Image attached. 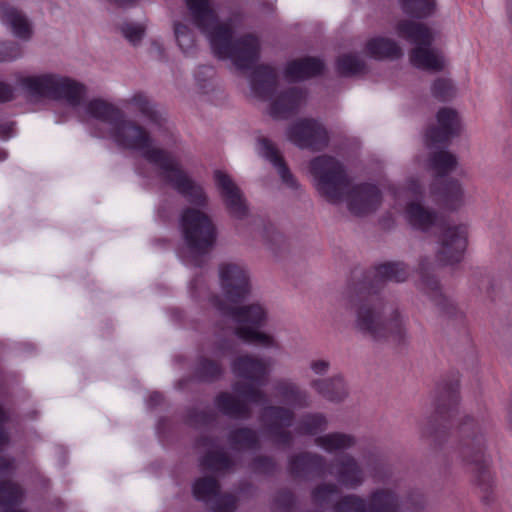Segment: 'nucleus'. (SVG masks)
Returning <instances> with one entry per match:
<instances>
[{
  "instance_id": "1",
  "label": "nucleus",
  "mask_w": 512,
  "mask_h": 512,
  "mask_svg": "<svg viewBox=\"0 0 512 512\" xmlns=\"http://www.w3.org/2000/svg\"><path fill=\"white\" fill-rule=\"evenodd\" d=\"M108 134L118 146L140 151L142 156L159 169L161 179L173 187L192 205L204 207L208 198L203 188L191 179L181 168L179 162L166 150L153 145L150 133L135 121L121 114Z\"/></svg>"
},
{
  "instance_id": "2",
  "label": "nucleus",
  "mask_w": 512,
  "mask_h": 512,
  "mask_svg": "<svg viewBox=\"0 0 512 512\" xmlns=\"http://www.w3.org/2000/svg\"><path fill=\"white\" fill-rule=\"evenodd\" d=\"M193 24L208 39L213 54L219 59H230L240 70L251 69L261 54L260 38L246 33L235 39L238 18L220 21L210 0H185Z\"/></svg>"
},
{
  "instance_id": "3",
  "label": "nucleus",
  "mask_w": 512,
  "mask_h": 512,
  "mask_svg": "<svg viewBox=\"0 0 512 512\" xmlns=\"http://www.w3.org/2000/svg\"><path fill=\"white\" fill-rule=\"evenodd\" d=\"M232 372L239 378L250 381H237L233 384L236 395L222 392L215 398V405L224 415L234 419H249L252 409L249 403L262 404L266 402V394L254 384H265L269 374L270 362L251 354L235 358L231 364Z\"/></svg>"
},
{
  "instance_id": "4",
  "label": "nucleus",
  "mask_w": 512,
  "mask_h": 512,
  "mask_svg": "<svg viewBox=\"0 0 512 512\" xmlns=\"http://www.w3.org/2000/svg\"><path fill=\"white\" fill-rule=\"evenodd\" d=\"M277 398L287 406L268 405L260 414L262 426L270 439L279 445L290 447L294 437L289 428L295 420L293 409H305L311 406L310 393L290 378H279L273 384Z\"/></svg>"
},
{
  "instance_id": "5",
  "label": "nucleus",
  "mask_w": 512,
  "mask_h": 512,
  "mask_svg": "<svg viewBox=\"0 0 512 512\" xmlns=\"http://www.w3.org/2000/svg\"><path fill=\"white\" fill-rule=\"evenodd\" d=\"M180 224L186 244L181 258L186 264L200 267L216 244L217 227L209 214L194 207L183 210Z\"/></svg>"
},
{
  "instance_id": "6",
  "label": "nucleus",
  "mask_w": 512,
  "mask_h": 512,
  "mask_svg": "<svg viewBox=\"0 0 512 512\" xmlns=\"http://www.w3.org/2000/svg\"><path fill=\"white\" fill-rule=\"evenodd\" d=\"M459 454L475 475V482L483 492V501L488 503L494 480L489 470V457L485 453V441L479 425L471 417H465L459 426Z\"/></svg>"
},
{
  "instance_id": "7",
  "label": "nucleus",
  "mask_w": 512,
  "mask_h": 512,
  "mask_svg": "<svg viewBox=\"0 0 512 512\" xmlns=\"http://www.w3.org/2000/svg\"><path fill=\"white\" fill-rule=\"evenodd\" d=\"M377 294L360 283L347 294L348 303L355 309V329L373 340L383 336L382 324L389 307Z\"/></svg>"
},
{
  "instance_id": "8",
  "label": "nucleus",
  "mask_w": 512,
  "mask_h": 512,
  "mask_svg": "<svg viewBox=\"0 0 512 512\" xmlns=\"http://www.w3.org/2000/svg\"><path fill=\"white\" fill-rule=\"evenodd\" d=\"M218 309L236 325L231 330L232 335L237 336L244 342L264 348H280L279 342L272 335L259 330L266 322V310L262 305L256 303L229 307L219 302Z\"/></svg>"
},
{
  "instance_id": "9",
  "label": "nucleus",
  "mask_w": 512,
  "mask_h": 512,
  "mask_svg": "<svg viewBox=\"0 0 512 512\" xmlns=\"http://www.w3.org/2000/svg\"><path fill=\"white\" fill-rule=\"evenodd\" d=\"M310 173L318 194L331 204H339L349 188L350 178L344 165L328 155L317 156L310 161Z\"/></svg>"
},
{
  "instance_id": "10",
  "label": "nucleus",
  "mask_w": 512,
  "mask_h": 512,
  "mask_svg": "<svg viewBox=\"0 0 512 512\" xmlns=\"http://www.w3.org/2000/svg\"><path fill=\"white\" fill-rule=\"evenodd\" d=\"M19 83L32 96L63 99L71 106H78L86 91L83 84L57 75L23 77Z\"/></svg>"
},
{
  "instance_id": "11",
  "label": "nucleus",
  "mask_w": 512,
  "mask_h": 512,
  "mask_svg": "<svg viewBox=\"0 0 512 512\" xmlns=\"http://www.w3.org/2000/svg\"><path fill=\"white\" fill-rule=\"evenodd\" d=\"M388 190L399 204L406 203L404 217L413 228L428 231L436 223V211L417 200L423 192L417 179H408L407 184L403 187L391 185Z\"/></svg>"
},
{
  "instance_id": "12",
  "label": "nucleus",
  "mask_w": 512,
  "mask_h": 512,
  "mask_svg": "<svg viewBox=\"0 0 512 512\" xmlns=\"http://www.w3.org/2000/svg\"><path fill=\"white\" fill-rule=\"evenodd\" d=\"M222 292L226 299L236 303L245 299L250 292L248 272L235 262H223L218 268Z\"/></svg>"
},
{
  "instance_id": "13",
  "label": "nucleus",
  "mask_w": 512,
  "mask_h": 512,
  "mask_svg": "<svg viewBox=\"0 0 512 512\" xmlns=\"http://www.w3.org/2000/svg\"><path fill=\"white\" fill-rule=\"evenodd\" d=\"M344 200L348 210L356 216H365L375 212L382 203L380 189L371 183L351 185L345 192Z\"/></svg>"
},
{
  "instance_id": "14",
  "label": "nucleus",
  "mask_w": 512,
  "mask_h": 512,
  "mask_svg": "<svg viewBox=\"0 0 512 512\" xmlns=\"http://www.w3.org/2000/svg\"><path fill=\"white\" fill-rule=\"evenodd\" d=\"M374 478L388 485L372 489L367 498L368 512H398L401 507V495L399 483L390 482V476L386 473H375Z\"/></svg>"
},
{
  "instance_id": "15",
  "label": "nucleus",
  "mask_w": 512,
  "mask_h": 512,
  "mask_svg": "<svg viewBox=\"0 0 512 512\" xmlns=\"http://www.w3.org/2000/svg\"><path fill=\"white\" fill-rule=\"evenodd\" d=\"M218 481L210 476L195 481L193 494L197 500L203 501L214 512H234L237 498L232 494H220Z\"/></svg>"
},
{
  "instance_id": "16",
  "label": "nucleus",
  "mask_w": 512,
  "mask_h": 512,
  "mask_svg": "<svg viewBox=\"0 0 512 512\" xmlns=\"http://www.w3.org/2000/svg\"><path fill=\"white\" fill-rule=\"evenodd\" d=\"M467 230L464 225H446L442 227L437 260L443 265L459 262L466 247Z\"/></svg>"
},
{
  "instance_id": "17",
  "label": "nucleus",
  "mask_w": 512,
  "mask_h": 512,
  "mask_svg": "<svg viewBox=\"0 0 512 512\" xmlns=\"http://www.w3.org/2000/svg\"><path fill=\"white\" fill-rule=\"evenodd\" d=\"M288 138L300 148L322 150L329 142L324 126L312 119H304L293 124L288 130Z\"/></svg>"
},
{
  "instance_id": "18",
  "label": "nucleus",
  "mask_w": 512,
  "mask_h": 512,
  "mask_svg": "<svg viewBox=\"0 0 512 512\" xmlns=\"http://www.w3.org/2000/svg\"><path fill=\"white\" fill-rule=\"evenodd\" d=\"M214 180L228 213L236 219H244L248 215V206L240 188L222 170H215Z\"/></svg>"
},
{
  "instance_id": "19",
  "label": "nucleus",
  "mask_w": 512,
  "mask_h": 512,
  "mask_svg": "<svg viewBox=\"0 0 512 512\" xmlns=\"http://www.w3.org/2000/svg\"><path fill=\"white\" fill-rule=\"evenodd\" d=\"M329 473L336 478L338 485L348 489H357L366 481L362 465L348 453L336 457L331 462Z\"/></svg>"
},
{
  "instance_id": "20",
  "label": "nucleus",
  "mask_w": 512,
  "mask_h": 512,
  "mask_svg": "<svg viewBox=\"0 0 512 512\" xmlns=\"http://www.w3.org/2000/svg\"><path fill=\"white\" fill-rule=\"evenodd\" d=\"M410 276V270L404 262H386L369 271L360 284L374 292H379L387 281L405 282Z\"/></svg>"
},
{
  "instance_id": "21",
  "label": "nucleus",
  "mask_w": 512,
  "mask_h": 512,
  "mask_svg": "<svg viewBox=\"0 0 512 512\" xmlns=\"http://www.w3.org/2000/svg\"><path fill=\"white\" fill-rule=\"evenodd\" d=\"M306 93L299 87H289L277 92L271 99L269 114L277 120L287 119L304 104Z\"/></svg>"
},
{
  "instance_id": "22",
  "label": "nucleus",
  "mask_w": 512,
  "mask_h": 512,
  "mask_svg": "<svg viewBox=\"0 0 512 512\" xmlns=\"http://www.w3.org/2000/svg\"><path fill=\"white\" fill-rule=\"evenodd\" d=\"M287 468L295 478L307 479L312 475L323 476L325 474L326 458L316 452H299L288 458Z\"/></svg>"
},
{
  "instance_id": "23",
  "label": "nucleus",
  "mask_w": 512,
  "mask_h": 512,
  "mask_svg": "<svg viewBox=\"0 0 512 512\" xmlns=\"http://www.w3.org/2000/svg\"><path fill=\"white\" fill-rule=\"evenodd\" d=\"M382 331L383 336L375 341H388L396 346H406L409 343L407 319L397 307H388Z\"/></svg>"
},
{
  "instance_id": "24",
  "label": "nucleus",
  "mask_w": 512,
  "mask_h": 512,
  "mask_svg": "<svg viewBox=\"0 0 512 512\" xmlns=\"http://www.w3.org/2000/svg\"><path fill=\"white\" fill-rule=\"evenodd\" d=\"M438 126L430 127L426 132L429 145L440 144L457 136L460 131V120L456 111L442 108L437 113Z\"/></svg>"
},
{
  "instance_id": "25",
  "label": "nucleus",
  "mask_w": 512,
  "mask_h": 512,
  "mask_svg": "<svg viewBox=\"0 0 512 512\" xmlns=\"http://www.w3.org/2000/svg\"><path fill=\"white\" fill-rule=\"evenodd\" d=\"M427 266L428 262L422 260L420 263L421 289L431 298L442 315L448 318L456 316L457 307L442 293L438 280L427 273Z\"/></svg>"
},
{
  "instance_id": "26",
  "label": "nucleus",
  "mask_w": 512,
  "mask_h": 512,
  "mask_svg": "<svg viewBox=\"0 0 512 512\" xmlns=\"http://www.w3.org/2000/svg\"><path fill=\"white\" fill-rule=\"evenodd\" d=\"M309 385L320 397L336 404L344 402L350 395L349 385L341 374L314 378Z\"/></svg>"
},
{
  "instance_id": "27",
  "label": "nucleus",
  "mask_w": 512,
  "mask_h": 512,
  "mask_svg": "<svg viewBox=\"0 0 512 512\" xmlns=\"http://www.w3.org/2000/svg\"><path fill=\"white\" fill-rule=\"evenodd\" d=\"M15 470L13 458L0 456V507L20 504L24 498V490L20 484L5 479Z\"/></svg>"
},
{
  "instance_id": "28",
  "label": "nucleus",
  "mask_w": 512,
  "mask_h": 512,
  "mask_svg": "<svg viewBox=\"0 0 512 512\" xmlns=\"http://www.w3.org/2000/svg\"><path fill=\"white\" fill-rule=\"evenodd\" d=\"M250 88L255 97L270 100L278 92V74L269 65L257 66L250 75Z\"/></svg>"
},
{
  "instance_id": "29",
  "label": "nucleus",
  "mask_w": 512,
  "mask_h": 512,
  "mask_svg": "<svg viewBox=\"0 0 512 512\" xmlns=\"http://www.w3.org/2000/svg\"><path fill=\"white\" fill-rule=\"evenodd\" d=\"M197 446L205 450V455L201 459V465L204 468L220 473L234 469L235 461L223 449H217L215 439L202 437L198 440Z\"/></svg>"
},
{
  "instance_id": "30",
  "label": "nucleus",
  "mask_w": 512,
  "mask_h": 512,
  "mask_svg": "<svg viewBox=\"0 0 512 512\" xmlns=\"http://www.w3.org/2000/svg\"><path fill=\"white\" fill-rule=\"evenodd\" d=\"M258 143L261 156L267 159L274 166L282 183L287 188L298 191L301 188V185L290 171L277 147L267 138H260Z\"/></svg>"
},
{
  "instance_id": "31",
  "label": "nucleus",
  "mask_w": 512,
  "mask_h": 512,
  "mask_svg": "<svg viewBox=\"0 0 512 512\" xmlns=\"http://www.w3.org/2000/svg\"><path fill=\"white\" fill-rule=\"evenodd\" d=\"M458 403V380L443 381L439 384L435 397L436 413L442 418L452 419L457 413Z\"/></svg>"
},
{
  "instance_id": "32",
  "label": "nucleus",
  "mask_w": 512,
  "mask_h": 512,
  "mask_svg": "<svg viewBox=\"0 0 512 512\" xmlns=\"http://www.w3.org/2000/svg\"><path fill=\"white\" fill-rule=\"evenodd\" d=\"M395 30L400 38L415 47L431 46L434 41L432 30L421 22L404 19L397 23Z\"/></svg>"
},
{
  "instance_id": "33",
  "label": "nucleus",
  "mask_w": 512,
  "mask_h": 512,
  "mask_svg": "<svg viewBox=\"0 0 512 512\" xmlns=\"http://www.w3.org/2000/svg\"><path fill=\"white\" fill-rule=\"evenodd\" d=\"M0 19L12 29L16 37L24 40L31 38L32 25L22 11L4 3L0 4Z\"/></svg>"
},
{
  "instance_id": "34",
  "label": "nucleus",
  "mask_w": 512,
  "mask_h": 512,
  "mask_svg": "<svg viewBox=\"0 0 512 512\" xmlns=\"http://www.w3.org/2000/svg\"><path fill=\"white\" fill-rule=\"evenodd\" d=\"M85 111L87 115L100 121L105 126V134H108L123 113L120 108L103 99L89 101L85 106Z\"/></svg>"
},
{
  "instance_id": "35",
  "label": "nucleus",
  "mask_w": 512,
  "mask_h": 512,
  "mask_svg": "<svg viewBox=\"0 0 512 512\" xmlns=\"http://www.w3.org/2000/svg\"><path fill=\"white\" fill-rule=\"evenodd\" d=\"M324 69L321 59L304 57L290 61L285 68V76L291 81H299L319 75Z\"/></svg>"
},
{
  "instance_id": "36",
  "label": "nucleus",
  "mask_w": 512,
  "mask_h": 512,
  "mask_svg": "<svg viewBox=\"0 0 512 512\" xmlns=\"http://www.w3.org/2000/svg\"><path fill=\"white\" fill-rule=\"evenodd\" d=\"M409 58L411 64L418 69L439 72L445 67L443 56L430 46L414 47L409 53Z\"/></svg>"
},
{
  "instance_id": "37",
  "label": "nucleus",
  "mask_w": 512,
  "mask_h": 512,
  "mask_svg": "<svg viewBox=\"0 0 512 512\" xmlns=\"http://www.w3.org/2000/svg\"><path fill=\"white\" fill-rule=\"evenodd\" d=\"M314 444L329 454H335L355 447L357 439L349 433L329 432L315 437Z\"/></svg>"
},
{
  "instance_id": "38",
  "label": "nucleus",
  "mask_w": 512,
  "mask_h": 512,
  "mask_svg": "<svg viewBox=\"0 0 512 512\" xmlns=\"http://www.w3.org/2000/svg\"><path fill=\"white\" fill-rule=\"evenodd\" d=\"M367 53L375 59H398L403 55L396 41L385 37H376L366 43Z\"/></svg>"
},
{
  "instance_id": "39",
  "label": "nucleus",
  "mask_w": 512,
  "mask_h": 512,
  "mask_svg": "<svg viewBox=\"0 0 512 512\" xmlns=\"http://www.w3.org/2000/svg\"><path fill=\"white\" fill-rule=\"evenodd\" d=\"M328 428V419L320 412L306 413L298 421L295 431L299 435L319 436Z\"/></svg>"
},
{
  "instance_id": "40",
  "label": "nucleus",
  "mask_w": 512,
  "mask_h": 512,
  "mask_svg": "<svg viewBox=\"0 0 512 512\" xmlns=\"http://www.w3.org/2000/svg\"><path fill=\"white\" fill-rule=\"evenodd\" d=\"M228 443L235 450H254L260 447L257 432L248 427L233 429L228 434Z\"/></svg>"
},
{
  "instance_id": "41",
  "label": "nucleus",
  "mask_w": 512,
  "mask_h": 512,
  "mask_svg": "<svg viewBox=\"0 0 512 512\" xmlns=\"http://www.w3.org/2000/svg\"><path fill=\"white\" fill-rule=\"evenodd\" d=\"M122 105L127 108H135L139 113H141L145 118H147L151 122H159V114L157 113V111L154 110L153 105L146 96V94L142 92H137L133 94L131 97L123 99Z\"/></svg>"
},
{
  "instance_id": "42",
  "label": "nucleus",
  "mask_w": 512,
  "mask_h": 512,
  "mask_svg": "<svg viewBox=\"0 0 512 512\" xmlns=\"http://www.w3.org/2000/svg\"><path fill=\"white\" fill-rule=\"evenodd\" d=\"M339 494L340 487L337 483L321 482L311 490V501L314 505L324 508L330 506Z\"/></svg>"
},
{
  "instance_id": "43",
  "label": "nucleus",
  "mask_w": 512,
  "mask_h": 512,
  "mask_svg": "<svg viewBox=\"0 0 512 512\" xmlns=\"http://www.w3.org/2000/svg\"><path fill=\"white\" fill-rule=\"evenodd\" d=\"M337 70L343 76L359 75L366 71V64L357 54H343L337 59Z\"/></svg>"
},
{
  "instance_id": "44",
  "label": "nucleus",
  "mask_w": 512,
  "mask_h": 512,
  "mask_svg": "<svg viewBox=\"0 0 512 512\" xmlns=\"http://www.w3.org/2000/svg\"><path fill=\"white\" fill-rule=\"evenodd\" d=\"M404 13L415 18H426L435 10V0H400Z\"/></svg>"
},
{
  "instance_id": "45",
  "label": "nucleus",
  "mask_w": 512,
  "mask_h": 512,
  "mask_svg": "<svg viewBox=\"0 0 512 512\" xmlns=\"http://www.w3.org/2000/svg\"><path fill=\"white\" fill-rule=\"evenodd\" d=\"M457 158L448 151H438L432 154L430 165L439 176H444L457 167Z\"/></svg>"
},
{
  "instance_id": "46",
  "label": "nucleus",
  "mask_w": 512,
  "mask_h": 512,
  "mask_svg": "<svg viewBox=\"0 0 512 512\" xmlns=\"http://www.w3.org/2000/svg\"><path fill=\"white\" fill-rule=\"evenodd\" d=\"M333 512H368L366 499L358 494H347L334 504Z\"/></svg>"
},
{
  "instance_id": "47",
  "label": "nucleus",
  "mask_w": 512,
  "mask_h": 512,
  "mask_svg": "<svg viewBox=\"0 0 512 512\" xmlns=\"http://www.w3.org/2000/svg\"><path fill=\"white\" fill-rule=\"evenodd\" d=\"M174 33L180 49L185 54L193 53L196 44L193 31L185 24L175 23Z\"/></svg>"
},
{
  "instance_id": "48",
  "label": "nucleus",
  "mask_w": 512,
  "mask_h": 512,
  "mask_svg": "<svg viewBox=\"0 0 512 512\" xmlns=\"http://www.w3.org/2000/svg\"><path fill=\"white\" fill-rule=\"evenodd\" d=\"M222 374L221 365L214 360L201 358L196 367V375L203 381H213Z\"/></svg>"
},
{
  "instance_id": "49",
  "label": "nucleus",
  "mask_w": 512,
  "mask_h": 512,
  "mask_svg": "<svg viewBox=\"0 0 512 512\" xmlns=\"http://www.w3.org/2000/svg\"><path fill=\"white\" fill-rule=\"evenodd\" d=\"M444 199L446 204L456 209L464 202V191L460 182L456 179H451L447 182L444 190Z\"/></svg>"
},
{
  "instance_id": "50",
  "label": "nucleus",
  "mask_w": 512,
  "mask_h": 512,
  "mask_svg": "<svg viewBox=\"0 0 512 512\" xmlns=\"http://www.w3.org/2000/svg\"><path fill=\"white\" fill-rule=\"evenodd\" d=\"M216 413L211 408L192 409L187 414V422L191 426L199 427L213 422Z\"/></svg>"
},
{
  "instance_id": "51",
  "label": "nucleus",
  "mask_w": 512,
  "mask_h": 512,
  "mask_svg": "<svg viewBox=\"0 0 512 512\" xmlns=\"http://www.w3.org/2000/svg\"><path fill=\"white\" fill-rule=\"evenodd\" d=\"M431 92L435 98L445 101L454 95V86L451 80L438 78L433 82Z\"/></svg>"
},
{
  "instance_id": "52",
  "label": "nucleus",
  "mask_w": 512,
  "mask_h": 512,
  "mask_svg": "<svg viewBox=\"0 0 512 512\" xmlns=\"http://www.w3.org/2000/svg\"><path fill=\"white\" fill-rule=\"evenodd\" d=\"M402 504L403 512H421L426 506V500L422 493L413 491L406 495L404 501L401 500Z\"/></svg>"
},
{
  "instance_id": "53",
  "label": "nucleus",
  "mask_w": 512,
  "mask_h": 512,
  "mask_svg": "<svg viewBox=\"0 0 512 512\" xmlns=\"http://www.w3.org/2000/svg\"><path fill=\"white\" fill-rule=\"evenodd\" d=\"M21 47L15 42L0 44V62H7L21 56Z\"/></svg>"
},
{
  "instance_id": "54",
  "label": "nucleus",
  "mask_w": 512,
  "mask_h": 512,
  "mask_svg": "<svg viewBox=\"0 0 512 512\" xmlns=\"http://www.w3.org/2000/svg\"><path fill=\"white\" fill-rule=\"evenodd\" d=\"M120 29L124 37L133 44L139 42L144 34V28L141 25L132 23H125Z\"/></svg>"
},
{
  "instance_id": "55",
  "label": "nucleus",
  "mask_w": 512,
  "mask_h": 512,
  "mask_svg": "<svg viewBox=\"0 0 512 512\" xmlns=\"http://www.w3.org/2000/svg\"><path fill=\"white\" fill-rule=\"evenodd\" d=\"M252 469L261 474H270L276 469L275 461L266 456H260L253 460Z\"/></svg>"
},
{
  "instance_id": "56",
  "label": "nucleus",
  "mask_w": 512,
  "mask_h": 512,
  "mask_svg": "<svg viewBox=\"0 0 512 512\" xmlns=\"http://www.w3.org/2000/svg\"><path fill=\"white\" fill-rule=\"evenodd\" d=\"M238 344L234 339H221L216 343L214 354L217 357H225L237 351Z\"/></svg>"
},
{
  "instance_id": "57",
  "label": "nucleus",
  "mask_w": 512,
  "mask_h": 512,
  "mask_svg": "<svg viewBox=\"0 0 512 512\" xmlns=\"http://www.w3.org/2000/svg\"><path fill=\"white\" fill-rule=\"evenodd\" d=\"M330 368H331V362L329 359H326V358H316V359H312L309 362V369L312 371V373L314 375H317L320 377L328 374Z\"/></svg>"
},
{
  "instance_id": "58",
  "label": "nucleus",
  "mask_w": 512,
  "mask_h": 512,
  "mask_svg": "<svg viewBox=\"0 0 512 512\" xmlns=\"http://www.w3.org/2000/svg\"><path fill=\"white\" fill-rule=\"evenodd\" d=\"M265 238L275 248L285 243V237L272 226L265 229Z\"/></svg>"
},
{
  "instance_id": "59",
  "label": "nucleus",
  "mask_w": 512,
  "mask_h": 512,
  "mask_svg": "<svg viewBox=\"0 0 512 512\" xmlns=\"http://www.w3.org/2000/svg\"><path fill=\"white\" fill-rule=\"evenodd\" d=\"M275 502L278 505V507L283 509H289L294 504V496L292 492L288 490H281L278 492Z\"/></svg>"
},
{
  "instance_id": "60",
  "label": "nucleus",
  "mask_w": 512,
  "mask_h": 512,
  "mask_svg": "<svg viewBox=\"0 0 512 512\" xmlns=\"http://www.w3.org/2000/svg\"><path fill=\"white\" fill-rule=\"evenodd\" d=\"M13 97V87L5 82L0 81V103L11 101Z\"/></svg>"
},
{
  "instance_id": "61",
  "label": "nucleus",
  "mask_w": 512,
  "mask_h": 512,
  "mask_svg": "<svg viewBox=\"0 0 512 512\" xmlns=\"http://www.w3.org/2000/svg\"><path fill=\"white\" fill-rule=\"evenodd\" d=\"M7 420V415L5 411L0 407V449L7 445L8 443V435L2 429V424Z\"/></svg>"
},
{
  "instance_id": "62",
  "label": "nucleus",
  "mask_w": 512,
  "mask_h": 512,
  "mask_svg": "<svg viewBox=\"0 0 512 512\" xmlns=\"http://www.w3.org/2000/svg\"><path fill=\"white\" fill-rule=\"evenodd\" d=\"M14 124L12 122L3 123L0 125V137L8 138L13 132Z\"/></svg>"
},
{
  "instance_id": "63",
  "label": "nucleus",
  "mask_w": 512,
  "mask_h": 512,
  "mask_svg": "<svg viewBox=\"0 0 512 512\" xmlns=\"http://www.w3.org/2000/svg\"><path fill=\"white\" fill-rule=\"evenodd\" d=\"M161 401H162V396L159 393L154 392L150 395L148 404L151 406H154V405L159 404Z\"/></svg>"
},
{
  "instance_id": "64",
  "label": "nucleus",
  "mask_w": 512,
  "mask_h": 512,
  "mask_svg": "<svg viewBox=\"0 0 512 512\" xmlns=\"http://www.w3.org/2000/svg\"><path fill=\"white\" fill-rule=\"evenodd\" d=\"M443 431H438V430H435L433 429V427L431 425L427 426L424 430V434L426 436H432L433 434H435V439H437L439 436L438 434H442Z\"/></svg>"
}]
</instances>
